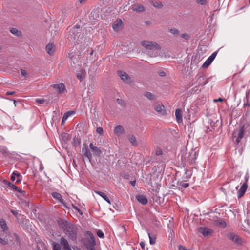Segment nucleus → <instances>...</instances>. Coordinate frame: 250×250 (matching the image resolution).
<instances>
[{
    "instance_id": "obj_50",
    "label": "nucleus",
    "mask_w": 250,
    "mask_h": 250,
    "mask_svg": "<svg viewBox=\"0 0 250 250\" xmlns=\"http://www.w3.org/2000/svg\"><path fill=\"white\" fill-rule=\"evenodd\" d=\"M36 101L39 104H43L44 101L43 99H36Z\"/></svg>"
},
{
    "instance_id": "obj_48",
    "label": "nucleus",
    "mask_w": 250,
    "mask_h": 250,
    "mask_svg": "<svg viewBox=\"0 0 250 250\" xmlns=\"http://www.w3.org/2000/svg\"><path fill=\"white\" fill-rule=\"evenodd\" d=\"M181 186L182 187H183L184 188H187L189 186V184L188 183H182L181 184Z\"/></svg>"
},
{
    "instance_id": "obj_24",
    "label": "nucleus",
    "mask_w": 250,
    "mask_h": 250,
    "mask_svg": "<svg viewBox=\"0 0 250 250\" xmlns=\"http://www.w3.org/2000/svg\"><path fill=\"white\" fill-rule=\"evenodd\" d=\"M0 153L4 156H7L9 155V152L7 148L3 146H0Z\"/></svg>"
},
{
    "instance_id": "obj_36",
    "label": "nucleus",
    "mask_w": 250,
    "mask_h": 250,
    "mask_svg": "<svg viewBox=\"0 0 250 250\" xmlns=\"http://www.w3.org/2000/svg\"><path fill=\"white\" fill-rule=\"evenodd\" d=\"M207 0H196V2L200 5H204L206 4Z\"/></svg>"
},
{
    "instance_id": "obj_8",
    "label": "nucleus",
    "mask_w": 250,
    "mask_h": 250,
    "mask_svg": "<svg viewBox=\"0 0 250 250\" xmlns=\"http://www.w3.org/2000/svg\"><path fill=\"white\" fill-rule=\"evenodd\" d=\"M55 89H56L59 94L63 93L66 90L65 86L62 83L53 84L52 86Z\"/></svg>"
},
{
    "instance_id": "obj_3",
    "label": "nucleus",
    "mask_w": 250,
    "mask_h": 250,
    "mask_svg": "<svg viewBox=\"0 0 250 250\" xmlns=\"http://www.w3.org/2000/svg\"><path fill=\"white\" fill-rule=\"evenodd\" d=\"M228 238L237 245H241L244 242L241 237L234 233H229L228 234Z\"/></svg>"
},
{
    "instance_id": "obj_5",
    "label": "nucleus",
    "mask_w": 250,
    "mask_h": 250,
    "mask_svg": "<svg viewBox=\"0 0 250 250\" xmlns=\"http://www.w3.org/2000/svg\"><path fill=\"white\" fill-rule=\"evenodd\" d=\"M60 243L62 247L63 250H72L71 246L68 240L64 237H62L60 239Z\"/></svg>"
},
{
    "instance_id": "obj_16",
    "label": "nucleus",
    "mask_w": 250,
    "mask_h": 250,
    "mask_svg": "<svg viewBox=\"0 0 250 250\" xmlns=\"http://www.w3.org/2000/svg\"><path fill=\"white\" fill-rule=\"evenodd\" d=\"M136 198L139 203H140L144 205H146L148 202V200H147V198L145 196H143V195H137L136 196Z\"/></svg>"
},
{
    "instance_id": "obj_47",
    "label": "nucleus",
    "mask_w": 250,
    "mask_h": 250,
    "mask_svg": "<svg viewBox=\"0 0 250 250\" xmlns=\"http://www.w3.org/2000/svg\"><path fill=\"white\" fill-rule=\"evenodd\" d=\"M244 106H250V100L248 98L247 99V102L244 104Z\"/></svg>"
},
{
    "instance_id": "obj_30",
    "label": "nucleus",
    "mask_w": 250,
    "mask_h": 250,
    "mask_svg": "<svg viewBox=\"0 0 250 250\" xmlns=\"http://www.w3.org/2000/svg\"><path fill=\"white\" fill-rule=\"evenodd\" d=\"M75 114V112L74 111H70L66 112L63 115L64 120H67L69 117L74 115Z\"/></svg>"
},
{
    "instance_id": "obj_42",
    "label": "nucleus",
    "mask_w": 250,
    "mask_h": 250,
    "mask_svg": "<svg viewBox=\"0 0 250 250\" xmlns=\"http://www.w3.org/2000/svg\"><path fill=\"white\" fill-rule=\"evenodd\" d=\"M117 101L118 103L121 105L124 106L125 105V102L123 101L122 99L118 98L117 99Z\"/></svg>"
},
{
    "instance_id": "obj_53",
    "label": "nucleus",
    "mask_w": 250,
    "mask_h": 250,
    "mask_svg": "<svg viewBox=\"0 0 250 250\" xmlns=\"http://www.w3.org/2000/svg\"><path fill=\"white\" fill-rule=\"evenodd\" d=\"M159 75L160 76L164 77L166 75V73L163 71H161L159 72Z\"/></svg>"
},
{
    "instance_id": "obj_2",
    "label": "nucleus",
    "mask_w": 250,
    "mask_h": 250,
    "mask_svg": "<svg viewBox=\"0 0 250 250\" xmlns=\"http://www.w3.org/2000/svg\"><path fill=\"white\" fill-rule=\"evenodd\" d=\"M141 44L147 50H159V46L155 42L149 41H144L141 42Z\"/></svg>"
},
{
    "instance_id": "obj_62",
    "label": "nucleus",
    "mask_w": 250,
    "mask_h": 250,
    "mask_svg": "<svg viewBox=\"0 0 250 250\" xmlns=\"http://www.w3.org/2000/svg\"><path fill=\"white\" fill-rule=\"evenodd\" d=\"M3 139H4L3 137L0 135V140H3Z\"/></svg>"
},
{
    "instance_id": "obj_25",
    "label": "nucleus",
    "mask_w": 250,
    "mask_h": 250,
    "mask_svg": "<svg viewBox=\"0 0 250 250\" xmlns=\"http://www.w3.org/2000/svg\"><path fill=\"white\" fill-rule=\"evenodd\" d=\"M51 244L53 246V250H62L60 243L52 241Z\"/></svg>"
},
{
    "instance_id": "obj_34",
    "label": "nucleus",
    "mask_w": 250,
    "mask_h": 250,
    "mask_svg": "<svg viewBox=\"0 0 250 250\" xmlns=\"http://www.w3.org/2000/svg\"><path fill=\"white\" fill-rule=\"evenodd\" d=\"M211 63V62H210L208 60H207L203 64L202 67L205 68L208 67L209 65Z\"/></svg>"
},
{
    "instance_id": "obj_19",
    "label": "nucleus",
    "mask_w": 250,
    "mask_h": 250,
    "mask_svg": "<svg viewBox=\"0 0 250 250\" xmlns=\"http://www.w3.org/2000/svg\"><path fill=\"white\" fill-rule=\"evenodd\" d=\"M122 24V20L121 19H118L114 22L112 25V27L114 29V30L118 31L121 27Z\"/></svg>"
},
{
    "instance_id": "obj_1",
    "label": "nucleus",
    "mask_w": 250,
    "mask_h": 250,
    "mask_svg": "<svg viewBox=\"0 0 250 250\" xmlns=\"http://www.w3.org/2000/svg\"><path fill=\"white\" fill-rule=\"evenodd\" d=\"M62 227L64 233L70 239L73 241L76 240L77 227L75 225L65 221L62 222Z\"/></svg>"
},
{
    "instance_id": "obj_18",
    "label": "nucleus",
    "mask_w": 250,
    "mask_h": 250,
    "mask_svg": "<svg viewBox=\"0 0 250 250\" xmlns=\"http://www.w3.org/2000/svg\"><path fill=\"white\" fill-rule=\"evenodd\" d=\"M176 119L178 123L182 122V112L180 109H177L175 111Z\"/></svg>"
},
{
    "instance_id": "obj_57",
    "label": "nucleus",
    "mask_w": 250,
    "mask_h": 250,
    "mask_svg": "<svg viewBox=\"0 0 250 250\" xmlns=\"http://www.w3.org/2000/svg\"><path fill=\"white\" fill-rule=\"evenodd\" d=\"M179 250H187L185 247L180 245L179 247Z\"/></svg>"
},
{
    "instance_id": "obj_6",
    "label": "nucleus",
    "mask_w": 250,
    "mask_h": 250,
    "mask_svg": "<svg viewBox=\"0 0 250 250\" xmlns=\"http://www.w3.org/2000/svg\"><path fill=\"white\" fill-rule=\"evenodd\" d=\"M198 231L203 234L205 237L211 235L213 232L211 229L205 227H202L199 228Z\"/></svg>"
},
{
    "instance_id": "obj_4",
    "label": "nucleus",
    "mask_w": 250,
    "mask_h": 250,
    "mask_svg": "<svg viewBox=\"0 0 250 250\" xmlns=\"http://www.w3.org/2000/svg\"><path fill=\"white\" fill-rule=\"evenodd\" d=\"M82 153L83 158H87L89 161L91 162L92 158V154L88 149L87 145L85 144L83 146Z\"/></svg>"
},
{
    "instance_id": "obj_55",
    "label": "nucleus",
    "mask_w": 250,
    "mask_h": 250,
    "mask_svg": "<svg viewBox=\"0 0 250 250\" xmlns=\"http://www.w3.org/2000/svg\"><path fill=\"white\" fill-rule=\"evenodd\" d=\"M17 192L20 193H21V194H23V195H25V191L23 190H21V189H20L19 188V190H17Z\"/></svg>"
},
{
    "instance_id": "obj_31",
    "label": "nucleus",
    "mask_w": 250,
    "mask_h": 250,
    "mask_svg": "<svg viewBox=\"0 0 250 250\" xmlns=\"http://www.w3.org/2000/svg\"><path fill=\"white\" fill-rule=\"evenodd\" d=\"M169 31L175 36H178L179 34V31L178 29L172 28L169 29Z\"/></svg>"
},
{
    "instance_id": "obj_17",
    "label": "nucleus",
    "mask_w": 250,
    "mask_h": 250,
    "mask_svg": "<svg viewBox=\"0 0 250 250\" xmlns=\"http://www.w3.org/2000/svg\"><path fill=\"white\" fill-rule=\"evenodd\" d=\"M124 128L120 125L117 126L114 129V133L118 136L121 135L124 133Z\"/></svg>"
},
{
    "instance_id": "obj_7",
    "label": "nucleus",
    "mask_w": 250,
    "mask_h": 250,
    "mask_svg": "<svg viewBox=\"0 0 250 250\" xmlns=\"http://www.w3.org/2000/svg\"><path fill=\"white\" fill-rule=\"evenodd\" d=\"M11 179L13 181L16 180V183L18 184L21 181L22 176L19 172L14 171L11 175Z\"/></svg>"
},
{
    "instance_id": "obj_12",
    "label": "nucleus",
    "mask_w": 250,
    "mask_h": 250,
    "mask_svg": "<svg viewBox=\"0 0 250 250\" xmlns=\"http://www.w3.org/2000/svg\"><path fill=\"white\" fill-rule=\"evenodd\" d=\"M55 50V46L53 43H49L46 46V50L50 55H53Z\"/></svg>"
},
{
    "instance_id": "obj_15",
    "label": "nucleus",
    "mask_w": 250,
    "mask_h": 250,
    "mask_svg": "<svg viewBox=\"0 0 250 250\" xmlns=\"http://www.w3.org/2000/svg\"><path fill=\"white\" fill-rule=\"evenodd\" d=\"M118 74L121 79L126 82H128L130 81V78L127 73L123 71H119Z\"/></svg>"
},
{
    "instance_id": "obj_35",
    "label": "nucleus",
    "mask_w": 250,
    "mask_h": 250,
    "mask_svg": "<svg viewBox=\"0 0 250 250\" xmlns=\"http://www.w3.org/2000/svg\"><path fill=\"white\" fill-rule=\"evenodd\" d=\"M8 243V239L2 238L0 237V243L3 245H7Z\"/></svg>"
},
{
    "instance_id": "obj_43",
    "label": "nucleus",
    "mask_w": 250,
    "mask_h": 250,
    "mask_svg": "<svg viewBox=\"0 0 250 250\" xmlns=\"http://www.w3.org/2000/svg\"><path fill=\"white\" fill-rule=\"evenodd\" d=\"M96 132L97 133L100 134V135H103V128L102 127H98L96 129Z\"/></svg>"
},
{
    "instance_id": "obj_49",
    "label": "nucleus",
    "mask_w": 250,
    "mask_h": 250,
    "mask_svg": "<svg viewBox=\"0 0 250 250\" xmlns=\"http://www.w3.org/2000/svg\"><path fill=\"white\" fill-rule=\"evenodd\" d=\"M77 77L80 80H82L83 79V76L82 74H80V73H78L77 74Z\"/></svg>"
},
{
    "instance_id": "obj_58",
    "label": "nucleus",
    "mask_w": 250,
    "mask_h": 250,
    "mask_svg": "<svg viewBox=\"0 0 250 250\" xmlns=\"http://www.w3.org/2000/svg\"><path fill=\"white\" fill-rule=\"evenodd\" d=\"M223 100V99H222L221 98H219L218 99H215L214 101V102H222Z\"/></svg>"
},
{
    "instance_id": "obj_41",
    "label": "nucleus",
    "mask_w": 250,
    "mask_h": 250,
    "mask_svg": "<svg viewBox=\"0 0 250 250\" xmlns=\"http://www.w3.org/2000/svg\"><path fill=\"white\" fill-rule=\"evenodd\" d=\"M152 4L154 6L156 7H160L162 6V4L159 2H152Z\"/></svg>"
},
{
    "instance_id": "obj_38",
    "label": "nucleus",
    "mask_w": 250,
    "mask_h": 250,
    "mask_svg": "<svg viewBox=\"0 0 250 250\" xmlns=\"http://www.w3.org/2000/svg\"><path fill=\"white\" fill-rule=\"evenodd\" d=\"M97 236L100 238H103L104 237V233L100 230H98L97 232Z\"/></svg>"
},
{
    "instance_id": "obj_51",
    "label": "nucleus",
    "mask_w": 250,
    "mask_h": 250,
    "mask_svg": "<svg viewBox=\"0 0 250 250\" xmlns=\"http://www.w3.org/2000/svg\"><path fill=\"white\" fill-rule=\"evenodd\" d=\"M15 93V91H7L6 92L5 94L6 95H12Z\"/></svg>"
},
{
    "instance_id": "obj_14",
    "label": "nucleus",
    "mask_w": 250,
    "mask_h": 250,
    "mask_svg": "<svg viewBox=\"0 0 250 250\" xmlns=\"http://www.w3.org/2000/svg\"><path fill=\"white\" fill-rule=\"evenodd\" d=\"M245 130H244V127L243 126L241 127L238 133V136L237 138L236 139L235 143L236 144H238L239 142H240V140L243 138L244 135Z\"/></svg>"
},
{
    "instance_id": "obj_37",
    "label": "nucleus",
    "mask_w": 250,
    "mask_h": 250,
    "mask_svg": "<svg viewBox=\"0 0 250 250\" xmlns=\"http://www.w3.org/2000/svg\"><path fill=\"white\" fill-rule=\"evenodd\" d=\"M72 206L73 207V208L76 211H77L80 215H82L83 214V212L82 211L76 206H75L73 204H72Z\"/></svg>"
},
{
    "instance_id": "obj_52",
    "label": "nucleus",
    "mask_w": 250,
    "mask_h": 250,
    "mask_svg": "<svg viewBox=\"0 0 250 250\" xmlns=\"http://www.w3.org/2000/svg\"><path fill=\"white\" fill-rule=\"evenodd\" d=\"M141 247V248L143 250H145V244L144 242H140V244Z\"/></svg>"
},
{
    "instance_id": "obj_64",
    "label": "nucleus",
    "mask_w": 250,
    "mask_h": 250,
    "mask_svg": "<svg viewBox=\"0 0 250 250\" xmlns=\"http://www.w3.org/2000/svg\"><path fill=\"white\" fill-rule=\"evenodd\" d=\"M90 250H95V248L93 247L92 248H91Z\"/></svg>"
},
{
    "instance_id": "obj_44",
    "label": "nucleus",
    "mask_w": 250,
    "mask_h": 250,
    "mask_svg": "<svg viewBox=\"0 0 250 250\" xmlns=\"http://www.w3.org/2000/svg\"><path fill=\"white\" fill-rule=\"evenodd\" d=\"M21 75L22 77H25L27 75V73L26 71L24 69H21Z\"/></svg>"
},
{
    "instance_id": "obj_10",
    "label": "nucleus",
    "mask_w": 250,
    "mask_h": 250,
    "mask_svg": "<svg viewBox=\"0 0 250 250\" xmlns=\"http://www.w3.org/2000/svg\"><path fill=\"white\" fill-rule=\"evenodd\" d=\"M247 184L244 183L240 189L237 192V197L238 198H241L244 195L247 189Z\"/></svg>"
},
{
    "instance_id": "obj_61",
    "label": "nucleus",
    "mask_w": 250,
    "mask_h": 250,
    "mask_svg": "<svg viewBox=\"0 0 250 250\" xmlns=\"http://www.w3.org/2000/svg\"><path fill=\"white\" fill-rule=\"evenodd\" d=\"M66 120H64V116L62 118V125H63L65 123Z\"/></svg>"
},
{
    "instance_id": "obj_29",
    "label": "nucleus",
    "mask_w": 250,
    "mask_h": 250,
    "mask_svg": "<svg viewBox=\"0 0 250 250\" xmlns=\"http://www.w3.org/2000/svg\"><path fill=\"white\" fill-rule=\"evenodd\" d=\"M127 137H128L129 141L132 144L136 145L137 144L136 137L134 135H129Z\"/></svg>"
},
{
    "instance_id": "obj_33",
    "label": "nucleus",
    "mask_w": 250,
    "mask_h": 250,
    "mask_svg": "<svg viewBox=\"0 0 250 250\" xmlns=\"http://www.w3.org/2000/svg\"><path fill=\"white\" fill-rule=\"evenodd\" d=\"M7 185L15 191L19 190V188L10 182H7Z\"/></svg>"
},
{
    "instance_id": "obj_63",
    "label": "nucleus",
    "mask_w": 250,
    "mask_h": 250,
    "mask_svg": "<svg viewBox=\"0 0 250 250\" xmlns=\"http://www.w3.org/2000/svg\"><path fill=\"white\" fill-rule=\"evenodd\" d=\"M93 50H92L91 51L90 53V54L91 55H92L93 54Z\"/></svg>"
},
{
    "instance_id": "obj_39",
    "label": "nucleus",
    "mask_w": 250,
    "mask_h": 250,
    "mask_svg": "<svg viewBox=\"0 0 250 250\" xmlns=\"http://www.w3.org/2000/svg\"><path fill=\"white\" fill-rule=\"evenodd\" d=\"M87 234L92 240V241L95 243V238L92 233L90 231H87Z\"/></svg>"
},
{
    "instance_id": "obj_60",
    "label": "nucleus",
    "mask_w": 250,
    "mask_h": 250,
    "mask_svg": "<svg viewBox=\"0 0 250 250\" xmlns=\"http://www.w3.org/2000/svg\"><path fill=\"white\" fill-rule=\"evenodd\" d=\"M130 184H131L133 186H135V184H136V181H131V182H130Z\"/></svg>"
},
{
    "instance_id": "obj_9",
    "label": "nucleus",
    "mask_w": 250,
    "mask_h": 250,
    "mask_svg": "<svg viewBox=\"0 0 250 250\" xmlns=\"http://www.w3.org/2000/svg\"><path fill=\"white\" fill-rule=\"evenodd\" d=\"M52 196L53 197L57 200L59 202L63 204L64 207L67 208H69L66 205V203L64 202L63 200L62 199V195L58 192H54L52 193Z\"/></svg>"
},
{
    "instance_id": "obj_32",
    "label": "nucleus",
    "mask_w": 250,
    "mask_h": 250,
    "mask_svg": "<svg viewBox=\"0 0 250 250\" xmlns=\"http://www.w3.org/2000/svg\"><path fill=\"white\" fill-rule=\"evenodd\" d=\"M217 54V52L215 51L213 52L207 59L210 62H212Z\"/></svg>"
},
{
    "instance_id": "obj_22",
    "label": "nucleus",
    "mask_w": 250,
    "mask_h": 250,
    "mask_svg": "<svg viewBox=\"0 0 250 250\" xmlns=\"http://www.w3.org/2000/svg\"><path fill=\"white\" fill-rule=\"evenodd\" d=\"M148 235L149 239V243L151 245H153L156 243V236L155 234L148 232Z\"/></svg>"
},
{
    "instance_id": "obj_13",
    "label": "nucleus",
    "mask_w": 250,
    "mask_h": 250,
    "mask_svg": "<svg viewBox=\"0 0 250 250\" xmlns=\"http://www.w3.org/2000/svg\"><path fill=\"white\" fill-rule=\"evenodd\" d=\"M89 147L91 149L92 151L94 153V155L96 156H100L101 154V151L99 148L94 146L93 143H90L89 145Z\"/></svg>"
},
{
    "instance_id": "obj_11",
    "label": "nucleus",
    "mask_w": 250,
    "mask_h": 250,
    "mask_svg": "<svg viewBox=\"0 0 250 250\" xmlns=\"http://www.w3.org/2000/svg\"><path fill=\"white\" fill-rule=\"evenodd\" d=\"M79 29V26L76 25L72 28L70 31L69 36L68 38H70L71 39H75V34L79 33L78 30Z\"/></svg>"
},
{
    "instance_id": "obj_28",
    "label": "nucleus",
    "mask_w": 250,
    "mask_h": 250,
    "mask_svg": "<svg viewBox=\"0 0 250 250\" xmlns=\"http://www.w3.org/2000/svg\"><path fill=\"white\" fill-rule=\"evenodd\" d=\"M10 31L12 34L15 35L18 37L20 36L21 35V31H19L16 28H11V29L10 30Z\"/></svg>"
},
{
    "instance_id": "obj_20",
    "label": "nucleus",
    "mask_w": 250,
    "mask_h": 250,
    "mask_svg": "<svg viewBox=\"0 0 250 250\" xmlns=\"http://www.w3.org/2000/svg\"><path fill=\"white\" fill-rule=\"evenodd\" d=\"M131 9L133 11L138 12H143L145 10L144 6L142 4L132 5Z\"/></svg>"
},
{
    "instance_id": "obj_46",
    "label": "nucleus",
    "mask_w": 250,
    "mask_h": 250,
    "mask_svg": "<svg viewBox=\"0 0 250 250\" xmlns=\"http://www.w3.org/2000/svg\"><path fill=\"white\" fill-rule=\"evenodd\" d=\"M249 177H250V176H249V173L247 172V173L246 174L245 176V178H244V179H245V182H244V183H246V184H247V182H248V180H249Z\"/></svg>"
},
{
    "instance_id": "obj_40",
    "label": "nucleus",
    "mask_w": 250,
    "mask_h": 250,
    "mask_svg": "<svg viewBox=\"0 0 250 250\" xmlns=\"http://www.w3.org/2000/svg\"><path fill=\"white\" fill-rule=\"evenodd\" d=\"M163 154L162 150L160 148H157L156 150V155L157 156L161 155Z\"/></svg>"
},
{
    "instance_id": "obj_21",
    "label": "nucleus",
    "mask_w": 250,
    "mask_h": 250,
    "mask_svg": "<svg viewBox=\"0 0 250 250\" xmlns=\"http://www.w3.org/2000/svg\"><path fill=\"white\" fill-rule=\"evenodd\" d=\"M95 192L97 194L99 195L101 197H102L108 203H109V204H111V202H110V200L109 198L106 196V195L104 193L101 192V191H95Z\"/></svg>"
},
{
    "instance_id": "obj_26",
    "label": "nucleus",
    "mask_w": 250,
    "mask_h": 250,
    "mask_svg": "<svg viewBox=\"0 0 250 250\" xmlns=\"http://www.w3.org/2000/svg\"><path fill=\"white\" fill-rule=\"evenodd\" d=\"M0 225L1 228L2 229L3 231H5L7 230V226L6 223L3 219H0Z\"/></svg>"
},
{
    "instance_id": "obj_27",
    "label": "nucleus",
    "mask_w": 250,
    "mask_h": 250,
    "mask_svg": "<svg viewBox=\"0 0 250 250\" xmlns=\"http://www.w3.org/2000/svg\"><path fill=\"white\" fill-rule=\"evenodd\" d=\"M144 95L147 99L150 100H154L156 99V96L152 93L149 92H146Z\"/></svg>"
},
{
    "instance_id": "obj_23",
    "label": "nucleus",
    "mask_w": 250,
    "mask_h": 250,
    "mask_svg": "<svg viewBox=\"0 0 250 250\" xmlns=\"http://www.w3.org/2000/svg\"><path fill=\"white\" fill-rule=\"evenodd\" d=\"M155 110L160 113H163L165 111V107L162 104H159L155 106Z\"/></svg>"
},
{
    "instance_id": "obj_45",
    "label": "nucleus",
    "mask_w": 250,
    "mask_h": 250,
    "mask_svg": "<svg viewBox=\"0 0 250 250\" xmlns=\"http://www.w3.org/2000/svg\"><path fill=\"white\" fill-rule=\"evenodd\" d=\"M180 36L184 39L186 40H188L189 38V36L187 34H182L180 35Z\"/></svg>"
},
{
    "instance_id": "obj_56",
    "label": "nucleus",
    "mask_w": 250,
    "mask_h": 250,
    "mask_svg": "<svg viewBox=\"0 0 250 250\" xmlns=\"http://www.w3.org/2000/svg\"><path fill=\"white\" fill-rule=\"evenodd\" d=\"M14 236H15L16 240L17 241V242L20 243V239L18 236L16 234H14Z\"/></svg>"
},
{
    "instance_id": "obj_54",
    "label": "nucleus",
    "mask_w": 250,
    "mask_h": 250,
    "mask_svg": "<svg viewBox=\"0 0 250 250\" xmlns=\"http://www.w3.org/2000/svg\"><path fill=\"white\" fill-rule=\"evenodd\" d=\"M220 226L222 227H224L226 226V224L225 222L222 221L220 222Z\"/></svg>"
},
{
    "instance_id": "obj_59",
    "label": "nucleus",
    "mask_w": 250,
    "mask_h": 250,
    "mask_svg": "<svg viewBox=\"0 0 250 250\" xmlns=\"http://www.w3.org/2000/svg\"><path fill=\"white\" fill-rule=\"evenodd\" d=\"M87 0H78V2L80 3H83V2H85Z\"/></svg>"
}]
</instances>
